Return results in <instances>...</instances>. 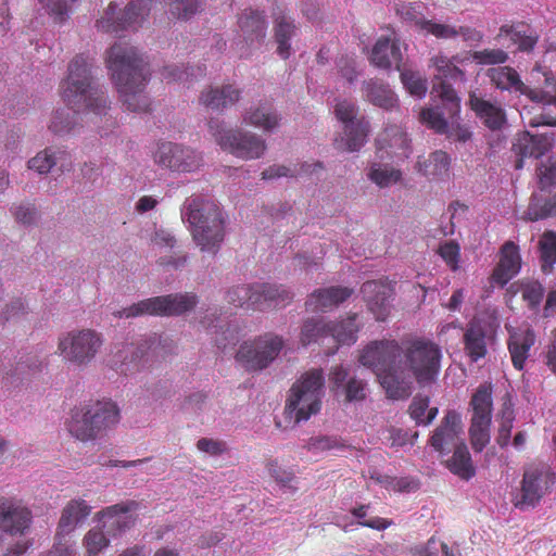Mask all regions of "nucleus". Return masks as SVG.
<instances>
[{
    "mask_svg": "<svg viewBox=\"0 0 556 556\" xmlns=\"http://www.w3.org/2000/svg\"><path fill=\"white\" fill-rule=\"evenodd\" d=\"M441 358L440 346L430 339H383L368 343L358 362L375 372L390 399L404 400L410 395L412 378L419 384L435 381Z\"/></svg>",
    "mask_w": 556,
    "mask_h": 556,
    "instance_id": "nucleus-1",
    "label": "nucleus"
},
{
    "mask_svg": "<svg viewBox=\"0 0 556 556\" xmlns=\"http://www.w3.org/2000/svg\"><path fill=\"white\" fill-rule=\"evenodd\" d=\"M105 64L127 110L149 111L150 101L144 88L151 73L149 63L138 49L126 41L115 42L106 51Z\"/></svg>",
    "mask_w": 556,
    "mask_h": 556,
    "instance_id": "nucleus-2",
    "label": "nucleus"
},
{
    "mask_svg": "<svg viewBox=\"0 0 556 556\" xmlns=\"http://www.w3.org/2000/svg\"><path fill=\"white\" fill-rule=\"evenodd\" d=\"M60 91L64 103L75 113L106 114L108 98L101 89L94 86L91 63L81 54L76 55L70 62L67 77L62 80Z\"/></svg>",
    "mask_w": 556,
    "mask_h": 556,
    "instance_id": "nucleus-3",
    "label": "nucleus"
},
{
    "mask_svg": "<svg viewBox=\"0 0 556 556\" xmlns=\"http://www.w3.org/2000/svg\"><path fill=\"white\" fill-rule=\"evenodd\" d=\"M182 219L201 251L216 253L225 237V219L218 204L202 195H192L184 203Z\"/></svg>",
    "mask_w": 556,
    "mask_h": 556,
    "instance_id": "nucleus-4",
    "label": "nucleus"
},
{
    "mask_svg": "<svg viewBox=\"0 0 556 556\" xmlns=\"http://www.w3.org/2000/svg\"><path fill=\"white\" fill-rule=\"evenodd\" d=\"M119 418L117 404L111 400H102L72 409L66 425L74 438L88 442L106 435L119 422Z\"/></svg>",
    "mask_w": 556,
    "mask_h": 556,
    "instance_id": "nucleus-5",
    "label": "nucleus"
},
{
    "mask_svg": "<svg viewBox=\"0 0 556 556\" xmlns=\"http://www.w3.org/2000/svg\"><path fill=\"white\" fill-rule=\"evenodd\" d=\"M324 382L321 369H311L304 372L290 389L285 407L287 417L293 418L299 424L317 414L321 406Z\"/></svg>",
    "mask_w": 556,
    "mask_h": 556,
    "instance_id": "nucleus-6",
    "label": "nucleus"
},
{
    "mask_svg": "<svg viewBox=\"0 0 556 556\" xmlns=\"http://www.w3.org/2000/svg\"><path fill=\"white\" fill-rule=\"evenodd\" d=\"M466 59L462 55L448 58L443 53H438L430 59V65L437 71L434 78L439 80V83L433 84L431 94L433 99L440 100L450 116H458L460 112V98L446 80H466L464 71L457 66L458 63H463Z\"/></svg>",
    "mask_w": 556,
    "mask_h": 556,
    "instance_id": "nucleus-7",
    "label": "nucleus"
},
{
    "mask_svg": "<svg viewBox=\"0 0 556 556\" xmlns=\"http://www.w3.org/2000/svg\"><path fill=\"white\" fill-rule=\"evenodd\" d=\"M491 383L480 384L471 395L469 410L471 412L469 439L475 452H482L490 443L493 397Z\"/></svg>",
    "mask_w": 556,
    "mask_h": 556,
    "instance_id": "nucleus-8",
    "label": "nucleus"
},
{
    "mask_svg": "<svg viewBox=\"0 0 556 556\" xmlns=\"http://www.w3.org/2000/svg\"><path fill=\"white\" fill-rule=\"evenodd\" d=\"M208 129L218 146L237 157L244 160L260 159L266 150L265 140L257 135L226 129L223 122L218 119H211Z\"/></svg>",
    "mask_w": 556,
    "mask_h": 556,
    "instance_id": "nucleus-9",
    "label": "nucleus"
},
{
    "mask_svg": "<svg viewBox=\"0 0 556 556\" xmlns=\"http://www.w3.org/2000/svg\"><path fill=\"white\" fill-rule=\"evenodd\" d=\"M198 296L194 293H175L146 299L135 303L122 312L119 317H137L141 315L178 316L194 308Z\"/></svg>",
    "mask_w": 556,
    "mask_h": 556,
    "instance_id": "nucleus-10",
    "label": "nucleus"
},
{
    "mask_svg": "<svg viewBox=\"0 0 556 556\" xmlns=\"http://www.w3.org/2000/svg\"><path fill=\"white\" fill-rule=\"evenodd\" d=\"M101 334L92 329L72 330L59 338L58 352L77 366H86L102 346Z\"/></svg>",
    "mask_w": 556,
    "mask_h": 556,
    "instance_id": "nucleus-11",
    "label": "nucleus"
},
{
    "mask_svg": "<svg viewBox=\"0 0 556 556\" xmlns=\"http://www.w3.org/2000/svg\"><path fill=\"white\" fill-rule=\"evenodd\" d=\"M358 108L355 103L343 100L334 108L336 117L344 124V136L334 140L338 150L358 151L366 142L370 124L365 117L356 118Z\"/></svg>",
    "mask_w": 556,
    "mask_h": 556,
    "instance_id": "nucleus-12",
    "label": "nucleus"
},
{
    "mask_svg": "<svg viewBox=\"0 0 556 556\" xmlns=\"http://www.w3.org/2000/svg\"><path fill=\"white\" fill-rule=\"evenodd\" d=\"M282 348L281 337L265 333L252 341L243 342L236 354V359L249 371L262 370L268 367Z\"/></svg>",
    "mask_w": 556,
    "mask_h": 556,
    "instance_id": "nucleus-13",
    "label": "nucleus"
},
{
    "mask_svg": "<svg viewBox=\"0 0 556 556\" xmlns=\"http://www.w3.org/2000/svg\"><path fill=\"white\" fill-rule=\"evenodd\" d=\"M556 483V473L545 463L531 464L525 468L521 480V495L516 507L521 509L536 506Z\"/></svg>",
    "mask_w": 556,
    "mask_h": 556,
    "instance_id": "nucleus-14",
    "label": "nucleus"
},
{
    "mask_svg": "<svg viewBox=\"0 0 556 556\" xmlns=\"http://www.w3.org/2000/svg\"><path fill=\"white\" fill-rule=\"evenodd\" d=\"M149 11L146 0L129 2L123 11L117 12V5L109 4L103 15L97 21V27L104 33H118L140 25Z\"/></svg>",
    "mask_w": 556,
    "mask_h": 556,
    "instance_id": "nucleus-15",
    "label": "nucleus"
},
{
    "mask_svg": "<svg viewBox=\"0 0 556 556\" xmlns=\"http://www.w3.org/2000/svg\"><path fill=\"white\" fill-rule=\"evenodd\" d=\"M153 159L161 167L175 172H193L202 164V157L194 150L173 142H161Z\"/></svg>",
    "mask_w": 556,
    "mask_h": 556,
    "instance_id": "nucleus-16",
    "label": "nucleus"
},
{
    "mask_svg": "<svg viewBox=\"0 0 556 556\" xmlns=\"http://www.w3.org/2000/svg\"><path fill=\"white\" fill-rule=\"evenodd\" d=\"M31 521V510L21 500L0 495V530L12 535L24 534Z\"/></svg>",
    "mask_w": 556,
    "mask_h": 556,
    "instance_id": "nucleus-17",
    "label": "nucleus"
},
{
    "mask_svg": "<svg viewBox=\"0 0 556 556\" xmlns=\"http://www.w3.org/2000/svg\"><path fill=\"white\" fill-rule=\"evenodd\" d=\"M521 268V256L518 245L513 241H506L500 250L498 263L491 275V283L501 288L506 286Z\"/></svg>",
    "mask_w": 556,
    "mask_h": 556,
    "instance_id": "nucleus-18",
    "label": "nucleus"
},
{
    "mask_svg": "<svg viewBox=\"0 0 556 556\" xmlns=\"http://www.w3.org/2000/svg\"><path fill=\"white\" fill-rule=\"evenodd\" d=\"M376 148L381 159L383 157V152L391 159H407L410 153V141L402 127L391 125L378 135Z\"/></svg>",
    "mask_w": 556,
    "mask_h": 556,
    "instance_id": "nucleus-19",
    "label": "nucleus"
},
{
    "mask_svg": "<svg viewBox=\"0 0 556 556\" xmlns=\"http://www.w3.org/2000/svg\"><path fill=\"white\" fill-rule=\"evenodd\" d=\"M368 309L379 321L387 319L390 313L388 300L392 295V289L382 281H366L361 289Z\"/></svg>",
    "mask_w": 556,
    "mask_h": 556,
    "instance_id": "nucleus-20",
    "label": "nucleus"
},
{
    "mask_svg": "<svg viewBox=\"0 0 556 556\" xmlns=\"http://www.w3.org/2000/svg\"><path fill=\"white\" fill-rule=\"evenodd\" d=\"M462 431L463 425L460 415L456 410H448L441 421V425L437 427L430 438V444L440 453L451 446L456 447Z\"/></svg>",
    "mask_w": 556,
    "mask_h": 556,
    "instance_id": "nucleus-21",
    "label": "nucleus"
},
{
    "mask_svg": "<svg viewBox=\"0 0 556 556\" xmlns=\"http://www.w3.org/2000/svg\"><path fill=\"white\" fill-rule=\"evenodd\" d=\"M536 340L534 330L530 327L517 328L509 331L507 348L515 369L522 370L529 352Z\"/></svg>",
    "mask_w": 556,
    "mask_h": 556,
    "instance_id": "nucleus-22",
    "label": "nucleus"
},
{
    "mask_svg": "<svg viewBox=\"0 0 556 556\" xmlns=\"http://www.w3.org/2000/svg\"><path fill=\"white\" fill-rule=\"evenodd\" d=\"M353 292L352 288L341 286L317 289L309 294L305 306L312 312L331 309L346 301Z\"/></svg>",
    "mask_w": 556,
    "mask_h": 556,
    "instance_id": "nucleus-23",
    "label": "nucleus"
},
{
    "mask_svg": "<svg viewBox=\"0 0 556 556\" xmlns=\"http://www.w3.org/2000/svg\"><path fill=\"white\" fill-rule=\"evenodd\" d=\"M402 59L400 40L387 36H382L376 41L369 58L370 63L376 67L388 70L395 64L397 71H401Z\"/></svg>",
    "mask_w": 556,
    "mask_h": 556,
    "instance_id": "nucleus-24",
    "label": "nucleus"
},
{
    "mask_svg": "<svg viewBox=\"0 0 556 556\" xmlns=\"http://www.w3.org/2000/svg\"><path fill=\"white\" fill-rule=\"evenodd\" d=\"M274 38L277 43V54L287 60L291 55V39L296 36L298 27L292 17L280 8L273 13Z\"/></svg>",
    "mask_w": 556,
    "mask_h": 556,
    "instance_id": "nucleus-25",
    "label": "nucleus"
},
{
    "mask_svg": "<svg viewBox=\"0 0 556 556\" xmlns=\"http://www.w3.org/2000/svg\"><path fill=\"white\" fill-rule=\"evenodd\" d=\"M138 507L139 503L136 501L122 502L103 508L97 514V517L99 519H112V522L108 529V533L112 536H116L130 529L135 523V519L132 517H119V515H125L129 511L136 510Z\"/></svg>",
    "mask_w": 556,
    "mask_h": 556,
    "instance_id": "nucleus-26",
    "label": "nucleus"
},
{
    "mask_svg": "<svg viewBox=\"0 0 556 556\" xmlns=\"http://www.w3.org/2000/svg\"><path fill=\"white\" fill-rule=\"evenodd\" d=\"M238 27L248 43L262 42L267 31V21L263 11L244 9L238 16Z\"/></svg>",
    "mask_w": 556,
    "mask_h": 556,
    "instance_id": "nucleus-27",
    "label": "nucleus"
},
{
    "mask_svg": "<svg viewBox=\"0 0 556 556\" xmlns=\"http://www.w3.org/2000/svg\"><path fill=\"white\" fill-rule=\"evenodd\" d=\"M469 106L476 116L491 130H500L506 123L505 111L497 104L478 97L475 92L469 94Z\"/></svg>",
    "mask_w": 556,
    "mask_h": 556,
    "instance_id": "nucleus-28",
    "label": "nucleus"
},
{
    "mask_svg": "<svg viewBox=\"0 0 556 556\" xmlns=\"http://www.w3.org/2000/svg\"><path fill=\"white\" fill-rule=\"evenodd\" d=\"M552 143L553 138L546 134L532 135L523 131L517 135L513 151L522 157L539 159L552 148Z\"/></svg>",
    "mask_w": 556,
    "mask_h": 556,
    "instance_id": "nucleus-29",
    "label": "nucleus"
},
{
    "mask_svg": "<svg viewBox=\"0 0 556 556\" xmlns=\"http://www.w3.org/2000/svg\"><path fill=\"white\" fill-rule=\"evenodd\" d=\"M486 329L481 323L470 321L464 332V351L471 362L476 363L488 354Z\"/></svg>",
    "mask_w": 556,
    "mask_h": 556,
    "instance_id": "nucleus-30",
    "label": "nucleus"
},
{
    "mask_svg": "<svg viewBox=\"0 0 556 556\" xmlns=\"http://www.w3.org/2000/svg\"><path fill=\"white\" fill-rule=\"evenodd\" d=\"M58 165L62 172L71 168L72 160L67 151L46 148L28 161V168L37 172L38 174H48Z\"/></svg>",
    "mask_w": 556,
    "mask_h": 556,
    "instance_id": "nucleus-31",
    "label": "nucleus"
},
{
    "mask_svg": "<svg viewBox=\"0 0 556 556\" xmlns=\"http://www.w3.org/2000/svg\"><path fill=\"white\" fill-rule=\"evenodd\" d=\"M364 99L375 106L391 111L399 106V100L390 86L377 78H369L363 83Z\"/></svg>",
    "mask_w": 556,
    "mask_h": 556,
    "instance_id": "nucleus-32",
    "label": "nucleus"
},
{
    "mask_svg": "<svg viewBox=\"0 0 556 556\" xmlns=\"http://www.w3.org/2000/svg\"><path fill=\"white\" fill-rule=\"evenodd\" d=\"M91 514V506L83 498L71 500L62 509L58 535H67Z\"/></svg>",
    "mask_w": 556,
    "mask_h": 556,
    "instance_id": "nucleus-33",
    "label": "nucleus"
},
{
    "mask_svg": "<svg viewBox=\"0 0 556 556\" xmlns=\"http://www.w3.org/2000/svg\"><path fill=\"white\" fill-rule=\"evenodd\" d=\"M241 90L233 85L210 87L202 91L200 102L208 109L223 111L239 101Z\"/></svg>",
    "mask_w": 556,
    "mask_h": 556,
    "instance_id": "nucleus-34",
    "label": "nucleus"
},
{
    "mask_svg": "<svg viewBox=\"0 0 556 556\" xmlns=\"http://www.w3.org/2000/svg\"><path fill=\"white\" fill-rule=\"evenodd\" d=\"M488 76L493 85L501 90L519 92L530 99V91L535 89L526 86L517 71L510 66H498L488 71Z\"/></svg>",
    "mask_w": 556,
    "mask_h": 556,
    "instance_id": "nucleus-35",
    "label": "nucleus"
},
{
    "mask_svg": "<svg viewBox=\"0 0 556 556\" xmlns=\"http://www.w3.org/2000/svg\"><path fill=\"white\" fill-rule=\"evenodd\" d=\"M280 119L273 103L267 101L260 102L257 105L249 108L243 115V122L245 124L261 128L264 131H270L278 127Z\"/></svg>",
    "mask_w": 556,
    "mask_h": 556,
    "instance_id": "nucleus-36",
    "label": "nucleus"
},
{
    "mask_svg": "<svg viewBox=\"0 0 556 556\" xmlns=\"http://www.w3.org/2000/svg\"><path fill=\"white\" fill-rule=\"evenodd\" d=\"M257 298H260L258 309L268 307L285 306L293 299V293L282 285L255 283Z\"/></svg>",
    "mask_w": 556,
    "mask_h": 556,
    "instance_id": "nucleus-37",
    "label": "nucleus"
},
{
    "mask_svg": "<svg viewBox=\"0 0 556 556\" xmlns=\"http://www.w3.org/2000/svg\"><path fill=\"white\" fill-rule=\"evenodd\" d=\"M356 314L340 321H328L329 338L334 342L333 349L327 354H333L340 344L351 345L357 340L358 326Z\"/></svg>",
    "mask_w": 556,
    "mask_h": 556,
    "instance_id": "nucleus-38",
    "label": "nucleus"
},
{
    "mask_svg": "<svg viewBox=\"0 0 556 556\" xmlns=\"http://www.w3.org/2000/svg\"><path fill=\"white\" fill-rule=\"evenodd\" d=\"M416 166L422 175L433 179H441L448 176L451 159L446 152L437 150L428 159L419 157Z\"/></svg>",
    "mask_w": 556,
    "mask_h": 556,
    "instance_id": "nucleus-39",
    "label": "nucleus"
},
{
    "mask_svg": "<svg viewBox=\"0 0 556 556\" xmlns=\"http://www.w3.org/2000/svg\"><path fill=\"white\" fill-rule=\"evenodd\" d=\"M446 467L455 476L463 480H470L476 475L470 453L467 445L460 442L456 445L453 455L446 460Z\"/></svg>",
    "mask_w": 556,
    "mask_h": 556,
    "instance_id": "nucleus-40",
    "label": "nucleus"
},
{
    "mask_svg": "<svg viewBox=\"0 0 556 556\" xmlns=\"http://www.w3.org/2000/svg\"><path fill=\"white\" fill-rule=\"evenodd\" d=\"M529 25L519 22L517 24H505L500 27L498 36H506L518 46V50L530 52L538 42V36L532 35Z\"/></svg>",
    "mask_w": 556,
    "mask_h": 556,
    "instance_id": "nucleus-41",
    "label": "nucleus"
},
{
    "mask_svg": "<svg viewBox=\"0 0 556 556\" xmlns=\"http://www.w3.org/2000/svg\"><path fill=\"white\" fill-rule=\"evenodd\" d=\"M507 292L513 295L520 293L528 307L538 311L544 295V288L535 280H519L511 283Z\"/></svg>",
    "mask_w": 556,
    "mask_h": 556,
    "instance_id": "nucleus-42",
    "label": "nucleus"
},
{
    "mask_svg": "<svg viewBox=\"0 0 556 556\" xmlns=\"http://www.w3.org/2000/svg\"><path fill=\"white\" fill-rule=\"evenodd\" d=\"M256 285H242L230 288L226 293V301L236 307L258 309Z\"/></svg>",
    "mask_w": 556,
    "mask_h": 556,
    "instance_id": "nucleus-43",
    "label": "nucleus"
},
{
    "mask_svg": "<svg viewBox=\"0 0 556 556\" xmlns=\"http://www.w3.org/2000/svg\"><path fill=\"white\" fill-rule=\"evenodd\" d=\"M441 105V109L439 106L422 109L419 118L422 124L437 134L446 135L448 132V123L445 115L452 119L456 116H450L445 106L442 103Z\"/></svg>",
    "mask_w": 556,
    "mask_h": 556,
    "instance_id": "nucleus-44",
    "label": "nucleus"
},
{
    "mask_svg": "<svg viewBox=\"0 0 556 556\" xmlns=\"http://www.w3.org/2000/svg\"><path fill=\"white\" fill-rule=\"evenodd\" d=\"M367 176L378 187L387 188L399 182L402 178V173L392 166L372 163Z\"/></svg>",
    "mask_w": 556,
    "mask_h": 556,
    "instance_id": "nucleus-45",
    "label": "nucleus"
},
{
    "mask_svg": "<svg viewBox=\"0 0 556 556\" xmlns=\"http://www.w3.org/2000/svg\"><path fill=\"white\" fill-rule=\"evenodd\" d=\"M321 163L316 162L314 164L302 163L300 168L296 166L294 168L287 167L285 165H271L268 168L262 172V179H275L280 177H296L302 174H311L316 170V168H321Z\"/></svg>",
    "mask_w": 556,
    "mask_h": 556,
    "instance_id": "nucleus-46",
    "label": "nucleus"
},
{
    "mask_svg": "<svg viewBox=\"0 0 556 556\" xmlns=\"http://www.w3.org/2000/svg\"><path fill=\"white\" fill-rule=\"evenodd\" d=\"M429 397L417 395L413 399L408 413L412 419L416 421L417 425H429L438 415V408L432 407L429 408Z\"/></svg>",
    "mask_w": 556,
    "mask_h": 556,
    "instance_id": "nucleus-47",
    "label": "nucleus"
},
{
    "mask_svg": "<svg viewBox=\"0 0 556 556\" xmlns=\"http://www.w3.org/2000/svg\"><path fill=\"white\" fill-rule=\"evenodd\" d=\"M118 357L122 358V366H126V370H140L149 362L150 353L148 349L130 344L118 352Z\"/></svg>",
    "mask_w": 556,
    "mask_h": 556,
    "instance_id": "nucleus-48",
    "label": "nucleus"
},
{
    "mask_svg": "<svg viewBox=\"0 0 556 556\" xmlns=\"http://www.w3.org/2000/svg\"><path fill=\"white\" fill-rule=\"evenodd\" d=\"M500 417H501V421H500L496 442L501 447H506L510 440L513 424H514V419H515L513 403L508 396H507V400L504 401V403L502 405Z\"/></svg>",
    "mask_w": 556,
    "mask_h": 556,
    "instance_id": "nucleus-49",
    "label": "nucleus"
},
{
    "mask_svg": "<svg viewBox=\"0 0 556 556\" xmlns=\"http://www.w3.org/2000/svg\"><path fill=\"white\" fill-rule=\"evenodd\" d=\"M326 338H329L328 321L312 318L304 323L301 331V343L304 346Z\"/></svg>",
    "mask_w": 556,
    "mask_h": 556,
    "instance_id": "nucleus-50",
    "label": "nucleus"
},
{
    "mask_svg": "<svg viewBox=\"0 0 556 556\" xmlns=\"http://www.w3.org/2000/svg\"><path fill=\"white\" fill-rule=\"evenodd\" d=\"M401 81L409 94L424 98L428 91V81L419 72L404 68L400 74Z\"/></svg>",
    "mask_w": 556,
    "mask_h": 556,
    "instance_id": "nucleus-51",
    "label": "nucleus"
},
{
    "mask_svg": "<svg viewBox=\"0 0 556 556\" xmlns=\"http://www.w3.org/2000/svg\"><path fill=\"white\" fill-rule=\"evenodd\" d=\"M526 215L532 222L556 216V193L544 202H541L536 197H532Z\"/></svg>",
    "mask_w": 556,
    "mask_h": 556,
    "instance_id": "nucleus-52",
    "label": "nucleus"
},
{
    "mask_svg": "<svg viewBox=\"0 0 556 556\" xmlns=\"http://www.w3.org/2000/svg\"><path fill=\"white\" fill-rule=\"evenodd\" d=\"M191 73L186 70H180L177 65H166L162 70V78L167 83L181 81L189 83L193 78L198 79L205 75V67L198 66L195 70L192 67Z\"/></svg>",
    "mask_w": 556,
    "mask_h": 556,
    "instance_id": "nucleus-53",
    "label": "nucleus"
},
{
    "mask_svg": "<svg viewBox=\"0 0 556 556\" xmlns=\"http://www.w3.org/2000/svg\"><path fill=\"white\" fill-rule=\"evenodd\" d=\"M110 544L101 528L94 527L90 529L83 539V545L86 548L87 556H96Z\"/></svg>",
    "mask_w": 556,
    "mask_h": 556,
    "instance_id": "nucleus-54",
    "label": "nucleus"
},
{
    "mask_svg": "<svg viewBox=\"0 0 556 556\" xmlns=\"http://www.w3.org/2000/svg\"><path fill=\"white\" fill-rule=\"evenodd\" d=\"M203 0H169L170 13L179 20H189L203 9Z\"/></svg>",
    "mask_w": 556,
    "mask_h": 556,
    "instance_id": "nucleus-55",
    "label": "nucleus"
},
{
    "mask_svg": "<svg viewBox=\"0 0 556 556\" xmlns=\"http://www.w3.org/2000/svg\"><path fill=\"white\" fill-rule=\"evenodd\" d=\"M470 55L480 65L503 64L508 60V53L502 49H483L473 51Z\"/></svg>",
    "mask_w": 556,
    "mask_h": 556,
    "instance_id": "nucleus-56",
    "label": "nucleus"
},
{
    "mask_svg": "<svg viewBox=\"0 0 556 556\" xmlns=\"http://www.w3.org/2000/svg\"><path fill=\"white\" fill-rule=\"evenodd\" d=\"M438 254L443 258L451 270L459 268L460 247L455 241H447L440 244Z\"/></svg>",
    "mask_w": 556,
    "mask_h": 556,
    "instance_id": "nucleus-57",
    "label": "nucleus"
},
{
    "mask_svg": "<svg viewBox=\"0 0 556 556\" xmlns=\"http://www.w3.org/2000/svg\"><path fill=\"white\" fill-rule=\"evenodd\" d=\"M55 22H63L70 14L75 0H39Z\"/></svg>",
    "mask_w": 556,
    "mask_h": 556,
    "instance_id": "nucleus-58",
    "label": "nucleus"
},
{
    "mask_svg": "<svg viewBox=\"0 0 556 556\" xmlns=\"http://www.w3.org/2000/svg\"><path fill=\"white\" fill-rule=\"evenodd\" d=\"M366 383L364 380L352 377L348 380L344 388L340 391L344 395L345 402H358L366 397Z\"/></svg>",
    "mask_w": 556,
    "mask_h": 556,
    "instance_id": "nucleus-59",
    "label": "nucleus"
},
{
    "mask_svg": "<svg viewBox=\"0 0 556 556\" xmlns=\"http://www.w3.org/2000/svg\"><path fill=\"white\" fill-rule=\"evenodd\" d=\"M541 258L549 266L556 263V232L546 231L540 240Z\"/></svg>",
    "mask_w": 556,
    "mask_h": 556,
    "instance_id": "nucleus-60",
    "label": "nucleus"
},
{
    "mask_svg": "<svg viewBox=\"0 0 556 556\" xmlns=\"http://www.w3.org/2000/svg\"><path fill=\"white\" fill-rule=\"evenodd\" d=\"M397 14L402 21L415 25L421 30L425 29L426 23L429 22V20H426L412 4H403L397 9Z\"/></svg>",
    "mask_w": 556,
    "mask_h": 556,
    "instance_id": "nucleus-61",
    "label": "nucleus"
},
{
    "mask_svg": "<svg viewBox=\"0 0 556 556\" xmlns=\"http://www.w3.org/2000/svg\"><path fill=\"white\" fill-rule=\"evenodd\" d=\"M349 370L342 365L331 367L329 371V388L336 395L344 388L349 380Z\"/></svg>",
    "mask_w": 556,
    "mask_h": 556,
    "instance_id": "nucleus-62",
    "label": "nucleus"
},
{
    "mask_svg": "<svg viewBox=\"0 0 556 556\" xmlns=\"http://www.w3.org/2000/svg\"><path fill=\"white\" fill-rule=\"evenodd\" d=\"M539 184L541 189L551 188L556 186V161L547 160L538 169Z\"/></svg>",
    "mask_w": 556,
    "mask_h": 556,
    "instance_id": "nucleus-63",
    "label": "nucleus"
},
{
    "mask_svg": "<svg viewBox=\"0 0 556 556\" xmlns=\"http://www.w3.org/2000/svg\"><path fill=\"white\" fill-rule=\"evenodd\" d=\"M266 468L270 477L282 486L289 485L295 479L294 472L280 467L277 460H269Z\"/></svg>",
    "mask_w": 556,
    "mask_h": 556,
    "instance_id": "nucleus-64",
    "label": "nucleus"
}]
</instances>
